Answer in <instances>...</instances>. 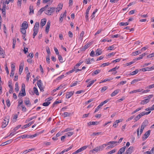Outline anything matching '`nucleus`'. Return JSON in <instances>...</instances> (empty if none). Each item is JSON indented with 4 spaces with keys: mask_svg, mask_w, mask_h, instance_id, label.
Wrapping results in <instances>:
<instances>
[{
    "mask_svg": "<svg viewBox=\"0 0 154 154\" xmlns=\"http://www.w3.org/2000/svg\"><path fill=\"white\" fill-rule=\"evenodd\" d=\"M39 27V23L36 22L35 24V25L33 28V38H34L35 36L36 35L38 32V29Z\"/></svg>",
    "mask_w": 154,
    "mask_h": 154,
    "instance_id": "nucleus-1",
    "label": "nucleus"
},
{
    "mask_svg": "<svg viewBox=\"0 0 154 154\" xmlns=\"http://www.w3.org/2000/svg\"><path fill=\"white\" fill-rule=\"evenodd\" d=\"M55 10L56 8L54 7H51L46 10L45 13L48 15H51L53 12L55 11Z\"/></svg>",
    "mask_w": 154,
    "mask_h": 154,
    "instance_id": "nucleus-2",
    "label": "nucleus"
},
{
    "mask_svg": "<svg viewBox=\"0 0 154 154\" xmlns=\"http://www.w3.org/2000/svg\"><path fill=\"white\" fill-rule=\"evenodd\" d=\"M25 85L24 84H22V85L21 91H22V93H19L18 94V97H20L22 96H24L26 95V93L25 90Z\"/></svg>",
    "mask_w": 154,
    "mask_h": 154,
    "instance_id": "nucleus-3",
    "label": "nucleus"
},
{
    "mask_svg": "<svg viewBox=\"0 0 154 154\" xmlns=\"http://www.w3.org/2000/svg\"><path fill=\"white\" fill-rule=\"evenodd\" d=\"M37 84L40 91L42 92H43L44 91V87L43 86V84L41 80L40 79L38 80L37 82Z\"/></svg>",
    "mask_w": 154,
    "mask_h": 154,
    "instance_id": "nucleus-4",
    "label": "nucleus"
},
{
    "mask_svg": "<svg viewBox=\"0 0 154 154\" xmlns=\"http://www.w3.org/2000/svg\"><path fill=\"white\" fill-rule=\"evenodd\" d=\"M10 118V117L9 116H6L5 117V119H4V120L5 122H6V124L5 125H4V124H2V128H4L7 125H8V123L9 121V120Z\"/></svg>",
    "mask_w": 154,
    "mask_h": 154,
    "instance_id": "nucleus-5",
    "label": "nucleus"
},
{
    "mask_svg": "<svg viewBox=\"0 0 154 154\" xmlns=\"http://www.w3.org/2000/svg\"><path fill=\"white\" fill-rule=\"evenodd\" d=\"M150 131V130H149L145 133L142 137L143 140H145L149 136Z\"/></svg>",
    "mask_w": 154,
    "mask_h": 154,
    "instance_id": "nucleus-6",
    "label": "nucleus"
},
{
    "mask_svg": "<svg viewBox=\"0 0 154 154\" xmlns=\"http://www.w3.org/2000/svg\"><path fill=\"white\" fill-rule=\"evenodd\" d=\"M46 21V19L45 18L42 19L40 23V27L42 28L45 25Z\"/></svg>",
    "mask_w": 154,
    "mask_h": 154,
    "instance_id": "nucleus-7",
    "label": "nucleus"
},
{
    "mask_svg": "<svg viewBox=\"0 0 154 154\" xmlns=\"http://www.w3.org/2000/svg\"><path fill=\"white\" fill-rule=\"evenodd\" d=\"M126 149V146H124L120 148L118 152L116 154H122L125 150Z\"/></svg>",
    "mask_w": 154,
    "mask_h": 154,
    "instance_id": "nucleus-8",
    "label": "nucleus"
},
{
    "mask_svg": "<svg viewBox=\"0 0 154 154\" xmlns=\"http://www.w3.org/2000/svg\"><path fill=\"white\" fill-rule=\"evenodd\" d=\"M73 91H71L67 93L66 95V98L67 99L69 98L73 94Z\"/></svg>",
    "mask_w": 154,
    "mask_h": 154,
    "instance_id": "nucleus-9",
    "label": "nucleus"
},
{
    "mask_svg": "<svg viewBox=\"0 0 154 154\" xmlns=\"http://www.w3.org/2000/svg\"><path fill=\"white\" fill-rule=\"evenodd\" d=\"M28 23L26 21H24L22 24V27L23 28H24L25 29H27L28 27Z\"/></svg>",
    "mask_w": 154,
    "mask_h": 154,
    "instance_id": "nucleus-10",
    "label": "nucleus"
},
{
    "mask_svg": "<svg viewBox=\"0 0 154 154\" xmlns=\"http://www.w3.org/2000/svg\"><path fill=\"white\" fill-rule=\"evenodd\" d=\"M92 44L91 42L88 43L85 45L82 48V51H85V50L89 48L90 45Z\"/></svg>",
    "mask_w": 154,
    "mask_h": 154,
    "instance_id": "nucleus-11",
    "label": "nucleus"
},
{
    "mask_svg": "<svg viewBox=\"0 0 154 154\" xmlns=\"http://www.w3.org/2000/svg\"><path fill=\"white\" fill-rule=\"evenodd\" d=\"M99 122H90L88 123L89 125H97L99 124Z\"/></svg>",
    "mask_w": 154,
    "mask_h": 154,
    "instance_id": "nucleus-12",
    "label": "nucleus"
},
{
    "mask_svg": "<svg viewBox=\"0 0 154 154\" xmlns=\"http://www.w3.org/2000/svg\"><path fill=\"white\" fill-rule=\"evenodd\" d=\"M120 90L119 89H117L115 91H114L111 94V97H113L116 95L119 92Z\"/></svg>",
    "mask_w": 154,
    "mask_h": 154,
    "instance_id": "nucleus-13",
    "label": "nucleus"
},
{
    "mask_svg": "<svg viewBox=\"0 0 154 154\" xmlns=\"http://www.w3.org/2000/svg\"><path fill=\"white\" fill-rule=\"evenodd\" d=\"M87 146H83L81 148L79 149H78L77 150V152H78V153H79V152H82V151H83V150L87 148Z\"/></svg>",
    "mask_w": 154,
    "mask_h": 154,
    "instance_id": "nucleus-14",
    "label": "nucleus"
},
{
    "mask_svg": "<svg viewBox=\"0 0 154 154\" xmlns=\"http://www.w3.org/2000/svg\"><path fill=\"white\" fill-rule=\"evenodd\" d=\"M33 123V122H29L28 124L25 125H24L21 128L22 129H23L29 126L32 124V123Z\"/></svg>",
    "mask_w": 154,
    "mask_h": 154,
    "instance_id": "nucleus-15",
    "label": "nucleus"
},
{
    "mask_svg": "<svg viewBox=\"0 0 154 154\" xmlns=\"http://www.w3.org/2000/svg\"><path fill=\"white\" fill-rule=\"evenodd\" d=\"M96 56H99L102 53L101 50L100 49H97L96 51Z\"/></svg>",
    "mask_w": 154,
    "mask_h": 154,
    "instance_id": "nucleus-16",
    "label": "nucleus"
},
{
    "mask_svg": "<svg viewBox=\"0 0 154 154\" xmlns=\"http://www.w3.org/2000/svg\"><path fill=\"white\" fill-rule=\"evenodd\" d=\"M94 151H95L96 152H97L98 151H100V149H99L98 146L95 147L92 150H91L90 152H91L93 153H94Z\"/></svg>",
    "mask_w": 154,
    "mask_h": 154,
    "instance_id": "nucleus-17",
    "label": "nucleus"
},
{
    "mask_svg": "<svg viewBox=\"0 0 154 154\" xmlns=\"http://www.w3.org/2000/svg\"><path fill=\"white\" fill-rule=\"evenodd\" d=\"M12 141V139L9 140L4 143H2L1 145L4 146L7 144H9L11 143Z\"/></svg>",
    "mask_w": 154,
    "mask_h": 154,
    "instance_id": "nucleus-18",
    "label": "nucleus"
},
{
    "mask_svg": "<svg viewBox=\"0 0 154 154\" xmlns=\"http://www.w3.org/2000/svg\"><path fill=\"white\" fill-rule=\"evenodd\" d=\"M100 70L99 69H97L94 71L92 74V76H94V75H96L99 74L100 72Z\"/></svg>",
    "mask_w": 154,
    "mask_h": 154,
    "instance_id": "nucleus-19",
    "label": "nucleus"
},
{
    "mask_svg": "<svg viewBox=\"0 0 154 154\" xmlns=\"http://www.w3.org/2000/svg\"><path fill=\"white\" fill-rule=\"evenodd\" d=\"M26 100L25 101V103L26 105H31V103L29 100V98H27L26 99Z\"/></svg>",
    "mask_w": 154,
    "mask_h": 154,
    "instance_id": "nucleus-20",
    "label": "nucleus"
},
{
    "mask_svg": "<svg viewBox=\"0 0 154 154\" xmlns=\"http://www.w3.org/2000/svg\"><path fill=\"white\" fill-rule=\"evenodd\" d=\"M19 88L18 86V82H16L15 84V91L17 92L19 91Z\"/></svg>",
    "mask_w": 154,
    "mask_h": 154,
    "instance_id": "nucleus-21",
    "label": "nucleus"
},
{
    "mask_svg": "<svg viewBox=\"0 0 154 154\" xmlns=\"http://www.w3.org/2000/svg\"><path fill=\"white\" fill-rule=\"evenodd\" d=\"M146 54V53H144L140 55V57L135 59L136 60H139L143 58V57L145 56Z\"/></svg>",
    "mask_w": 154,
    "mask_h": 154,
    "instance_id": "nucleus-22",
    "label": "nucleus"
},
{
    "mask_svg": "<svg viewBox=\"0 0 154 154\" xmlns=\"http://www.w3.org/2000/svg\"><path fill=\"white\" fill-rule=\"evenodd\" d=\"M103 133H102L101 132H94L91 135V136H95L99 134H103Z\"/></svg>",
    "mask_w": 154,
    "mask_h": 154,
    "instance_id": "nucleus-23",
    "label": "nucleus"
},
{
    "mask_svg": "<svg viewBox=\"0 0 154 154\" xmlns=\"http://www.w3.org/2000/svg\"><path fill=\"white\" fill-rule=\"evenodd\" d=\"M133 147L132 146L130 147L128 149L126 150V152H128L130 154H131L132 152V150H133Z\"/></svg>",
    "mask_w": 154,
    "mask_h": 154,
    "instance_id": "nucleus-24",
    "label": "nucleus"
},
{
    "mask_svg": "<svg viewBox=\"0 0 154 154\" xmlns=\"http://www.w3.org/2000/svg\"><path fill=\"white\" fill-rule=\"evenodd\" d=\"M141 53V52L140 51H137L135 52H133L132 54V56H135L139 54H140Z\"/></svg>",
    "mask_w": 154,
    "mask_h": 154,
    "instance_id": "nucleus-25",
    "label": "nucleus"
},
{
    "mask_svg": "<svg viewBox=\"0 0 154 154\" xmlns=\"http://www.w3.org/2000/svg\"><path fill=\"white\" fill-rule=\"evenodd\" d=\"M139 70L137 69L134 71H133L132 72H131L130 73V74H129V75H135L136 74H137L139 72Z\"/></svg>",
    "mask_w": 154,
    "mask_h": 154,
    "instance_id": "nucleus-26",
    "label": "nucleus"
},
{
    "mask_svg": "<svg viewBox=\"0 0 154 154\" xmlns=\"http://www.w3.org/2000/svg\"><path fill=\"white\" fill-rule=\"evenodd\" d=\"M96 81V80H92L89 82L88 83V85L87 86V87H90L93 84V83Z\"/></svg>",
    "mask_w": 154,
    "mask_h": 154,
    "instance_id": "nucleus-27",
    "label": "nucleus"
},
{
    "mask_svg": "<svg viewBox=\"0 0 154 154\" xmlns=\"http://www.w3.org/2000/svg\"><path fill=\"white\" fill-rule=\"evenodd\" d=\"M72 148V146H70L69 148L67 149H65L64 150H63V151H62L61 152V154H63L65 152H67L68 151H69L70 149Z\"/></svg>",
    "mask_w": 154,
    "mask_h": 154,
    "instance_id": "nucleus-28",
    "label": "nucleus"
},
{
    "mask_svg": "<svg viewBox=\"0 0 154 154\" xmlns=\"http://www.w3.org/2000/svg\"><path fill=\"white\" fill-rule=\"evenodd\" d=\"M148 124V122L147 120L145 119L144 120V122L142 123V125L146 127V126Z\"/></svg>",
    "mask_w": 154,
    "mask_h": 154,
    "instance_id": "nucleus-29",
    "label": "nucleus"
},
{
    "mask_svg": "<svg viewBox=\"0 0 154 154\" xmlns=\"http://www.w3.org/2000/svg\"><path fill=\"white\" fill-rule=\"evenodd\" d=\"M58 56V59L60 62L61 63H63L64 61H63V57L62 56L60 55H59Z\"/></svg>",
    "mask_w": 154,
    "mask_h": 154,
    "instance_id": "nucleus-30",
    "label": "nucleus"
},
{
    "mask_svg": "<svg viewBox=\"0 0 154 154\" xmlns=\"http://www.w3.org/2000/svg\"><path fill=\"white\" fill-rule=\"evenodd\" d=\"M24 28H22L20 29V32L23 35H26V30Z\"/></svg>",
    "mask_w": 154,
    "mask_h": 154,
    "instance_id": "nucleus-31",
    "label": "nucleus"
},
{
    "mask_svg": "<svg viewBox=\"0 0 154 154\" xmlns=\"http://www.w3.org/2000/svg\"><path fill=\"white\" fill-rule=\"evenodd\" d=\"M29 9L30 11V13H34V10L33 6L32 5H30L29 7Z\"/></svg>",
    "mask_w": 154,
    "mask_h": 154,
    "instance_id": "nucleus-32",
    "label": "nucleus"
},
{
    "mask_svg": "<svg viewBox=\"0 0 154 154\" xmlns=\"http://www.w3.org/2000/svg\"><path fill=\"white\" fill-rule=\"evenodd\" d=\"M33 90L34 91V93L37 95H39V93L38 91V90L37 88L35 87H34L33 88Z\"/></svg>",
    "mask_w": 154,
    "mask_h": 154,
    "instance_id": "nucleus-33",
    "label": "nucleus"
},
{
    "mask_svg": "<svg viewBox=\"0 0 154 154\" xmlns=\"http://www.w3.org/2000/svg\"><path fill=\"white\" fill-rule=\"evenodd\" d=\"M36 118V116H34L33 117H31L30 118H29L28 119H27L26 121V123H27L29 121H30L31 120H32V119H35Z\"/></svg>",
    "mask_w": 154,
    "mask_h": 154,
    "instance_id": "nucleus-34",
    "label": "nucleus"
},
{
    "mask_svg": "<svg viewBox=\"0 0 154 154\" xmlns=\"http://www.w3.org/2000/svg\"><path fill=\"white\" fill-rule=\"evenodd\" d=\"M129 24V23L128 22H127L126 23H124V22H121L119 24V25L120 26H127Z\"/></svg>",
    "mask_w": 154,
    "mask_h": 154,
    "instance_id": "nucleus-35",
    "label": "nucleus"
},
{
    "mask_svg": "<svg viewBox=\"0 0 154 154\" xmlns=\"http://www.w3.org/2000/svg\"><path fill=\"white\" fill-rule=\"evenodd\" d=\"M61 103V101L60 100H58V101H56L53 104V105H52V107L53 108V107H54V106H55V105H56V104H57L58 103Z\"/></svg>",
    "mask_w": 154,
    "mask_h": 154,
    "instance_id": "nucleus-36",
    "label": "nucleus"
},
{
    "mask_svg": "<svg viewBox=\"0 0 154 154\" xmlns=\"http://www.w3.org/2000/svg\"><path fill=\"white\" fill-rule=\"evenodd\" d=\"M3 50L2 48L0 46V55H2L3 58L5 57L4 54L3 53Z\"/></svg>",
    "mask_w": 154,
    "mask_h": 154,
    "instance_id": "nucleus-37",
    "label": "nucleus"
},
{
    "mask_svg": "<svg viewBox=\"0 0 154 154\" xmlns=\"http://www.w3.org/2000/svg\"><path fill=\"white\" fill-rule=\"evenodd\" d=\"M51 103V102L49 101L47 102H45L43 103V105L45 106H48Z\"/></svg>",
    "mask_w": 154,
    "mask_h": 154,
    "instance_id": "nucleus-38",
    "label": "nucleus"
},
{
    "mask_svg": "<svg viewBox=\"0 0 154 154\" xmlns=\"http://www.w3.org/2000/svg\"><path fill=\"white\" fill-rule=\"evenodd\" d=\"M45 10L44 9V8H42L40 9L38 12V14H41Z\"/></svg>",
    "mask_w": 154,
    "mask_h": 154,
    "instance_id": "nucleus-39",
    "label": "nucleus"
},
{
    "mask_svg": "<svg viewBox=\"0 0 154 154\" xmlns=\"http://www.w3.org/2000/svg\"><path fill=\"white\" fill-rule=\"evenodd\" d=\"M23 69V66H20L19 68V72L20 73V74H21V73L22 72Z\"/></svg>",
    "mask_w": 154,
    "mask_h": 154,
    "instance_id": "nucleus-40",
    "label": "nucleus"
},
{
    "mask_svg": "<svg viewBox=\"0 0 154 154\" xmlns=\"http://www.w3.org/2000/svg\"><path fill=\"white\" fill-rule=\"evenodd\" d=\"M50 24H51L50 21H48L47 23V25H46V28L49 29Z\"/></svg>",
    "mask_w": 154,
    "mask_h": 154,
    "instance_id": "nucleus-41",
    "label": "nucleus"
},
{
    "mask_svg": "<svg viewBox=\"0 0 154 154\" xmlns=\"http://www.w3.org/2000/svg\"><path fill=\"white\" fill-rule=\"evenodd\" d=\"M140 80V79H134L132 81H131V84H133L135 83V82H137Z\"/></svg>",
    "mask_w": 154,
    "mask_h": 154,
    "instance_id": "nucleus-42",
    "label": "nucleus"
},
{
    "mask_svg": "<svg viewBox=\"0 0 154 154\" xmlns=\"http://www.w3.org/2000/svg\"><path fill=\"white\" fill-rule=\"evenodd\" d=\"M22 0H18L17 2V5L20 8L21 6Z\"/></svg>",
    "mask_w": 154,
    "mask_h": 154,
    "instance_id": "nucleus-43",
    "label": "nucleus"
},
{
    "mask_svg": "<svg viewBox=\"0 0 154 154\" xmlns=\"http://www.w3.org/2000/svg\"><path fill=\"white\" fill-rule=\"evenodd\" d=\"M109 99H107V100H105L103 102H102L100 103V105L102 106L104 104H105L108 101H109Z\"/></svg>",
    "mask_w": 154,
    "mask_h": 154,
    "instance_id": "nucleus-44",
    "label": "nucleus"
},
{
    "mask_svg": "<svg viewBox=\"0 0 154 154\" xmlns=\"http://www.w3.org/2000/svg\"><path fill=\"white\" fill-rule=\"evenodd\" d=\"M107 88V87L106 86H104L103 87L101 90V92L102 93H103Z\"/></svg>",
    "mask_w": 154,
    "mask_h": 154,
    "instance_id": "nucleus-45",
    "label": "nucleus"
},
{
    "mask_svg": "<svg viewBox=\"0 0 154 154\" xmlns=\"http://www.w3.org/2000/svg\"><path fill=\"white\" fill-rule=\"evenodd\" d=\"M102 106L100 104L97 107V108L95 110L94 112V113H95L96 112L98 111L99 109Z\"/></svg>",
    "mask_w": 154,
    "mask_h": 154,
    "instance_id": "nucleus-46",
    "label": "nucleus"
},
{
    "mask_svg": "<svg viewBox=\"0 0 154 154\" xmlns=\"http://www.w3.org/2000/svg\"><path fill=\"white\" fill-rule=\"evenodd\" d=\"M136 60H135V59L133 61H132L131 62H130L128 63H126V65L128 66H129V65H130L134 63L135 62Z\"/></svg>",
    "mask_w": 154,
    "mask_h": 154,
    "instance_id": "nucleus-47",
    "label": "nucleus"
},
{
    "mask_svg": "<svg viewBox=\"0 0 154 154\" xmlns=\"http://www.w3.org/2000/svg\"><path fill=\"white\" fill-rule=\"evenodd\" d=\"M46 61L48 63H50V55H48L46 56Z\"/></svg>",
    "mask_w": 154,
    "mask_h": 154,
    "instance_id": "nucleus-48",
    "label": "nucleus"
},
{
    "mask_svg": "<svg viewBox=\"0 0 154 154\" xmlns=\"http://www.w3.org/2000/svg\"><path fill=\"white\" fill-rule=\"evenodd\" d=\"M116 151L115 149H113L107 153V154H112L115 152Z\"/></svg>",
    "mask_w": 154,
    "mask_h": 154,
    "instance_id": "nucleus-49",
    "label": "nucleus"
},
{
    "mask_svg": "<svg viewBox=\"0 0 154 154\" xmlns=\"http://www.w3.org/2000/svg\"><path fill=\"white\" fill-rule=\"evenodd\" d=\"M6 102L7 106L8 107H10V100L8 99L7 100H6Z\"/></svg>",
    "mask_w": 154,
    "mask_h": 154,
    "instance_id": "nucleus-50",
    "label": "nucleus"
},
{
    "mask_svg": "<svg viewBox=\"0 0 154 154\" xmlns=\"http://www.w3.org/2000/svg\"><path fill=\"white\" fill-rule=\"evenodd\" d=\"M64 17V16L62 14H61L59 18V20L61 21V22H62Z\"/></svg>",
    "mask_w": 154,
    "mask_h": 154,
    "instance_id": "nucleus-51",
    "label": "nucleus"
},
{
    "mask_svg": "<svg viewBox=\"0 0 154 154\" xmlns=\"http://www.w3.org/2000/svg\"><path fill=\"white\" fill-rule=\"evenodd\" d=\"M85 62L87 64H90L91 63H90V58H89L88 59H87L85 60Z\"/></svg>",
    "mask_w": 154,
    "mask_h": 154,
    "instance_id": "nucleus-52",
    "label": "nucleus"
},
{
    "mask_svg": "<svg viewBox=\"0 0 154 154\" xmlns=\"http://www.w3.org/2000/svg\"><path fill=\"white\" fill-rule=\"evenodd\" d=\"M21 125H19L17 127H15L13 130L14 131V132H15L19 128L21 127Z\"/></svg>",
    "mask_w": 154,
    "mask_h": 154,
    "instance_id": "nucleus-53",
    "label": "nucleus"
},
{
    "mask_svg": "<svg viewBox=\"0 0 154 154\" xmlns=\"http://www.w3.org/2000/svg\"><path fill=\"white\" fill-rule=\"evenodd\" d=\"M142 109L141 108H139L137 109L136 110H134V112H133L132 113V114H133L137 112H138V111H139L140 110H141Z\"/></svg>",
    "mask_w": 154,
    "mask_h": 154,
    "instance_id": "nucleus-54",
    "label": "nucleus"
},
{
    "mask_svg": "<svg viewBox=\"0 0 154 154\" xmlns=\"http://www.w3.org/2000/svg\"><path fill=\"white\" fill-rule=\"evenodd\" d=\"M117 145L116 144L115 146L113 145V144H112V145H111L108 146L106 148V149H109L110 148H112L113 147H114L115 146H116Z\"/></svg>",
    "mask_w": 154,
    "mask_h": 154,
    "instance_id": "nucleus-55",
    "label": "nucleus"
},
{
    "mask_svg": "<svg viewBox=\"0 0 154 154\" xmlns=\"http://www.w3.org/2000/svg\"><path fill=\"white\" fill-rule=\"evenodd\" d=\"M18 117V116L16 114L14 115L12 118V121H15V120Z\"/></svg>",
    "mask_w": 154,
    "mask_h": 154,
    "instance_id": "nucleus-56",
    "label": "nucleus"
},
{
    "mask_svg": "<svg viewBox=\"0 0 154 154\" xmlns=\"http://www.w3.org/2000/svg\"><path fill=\"white\" fill-rule=\"evenodd\" d=\"M5 70H6V72H7V74L8 75L9 74V71H8V66H7V64H6L5 65Z\"/></svg>",
    "mask_w": 154,
    "mask_h": 154,
    "instance_id": "nucleus-57",
    "label": "nucleus"
},
{
    "mask_svg": "<svg viewBox=\"0 0 154 154\" xmlns=\"http://www.w3.org/2000/svg\"><path fill=\"white\" fill-rule=\"evenodd\" d=\"M153 88H154V84L148 86L146 88L151 89Z\"/></svg>",
    "mask_w": 154,
    "mask_h": 154,
    "instance_id": "nucleus-58",
    "label": "nucleus"
},
{
    "mask_svg": "<svg viewBox=\"0 0 154 154\" xmlns=\"http://www.w3.org/2000/svg\"><path fill=\"white\" fill-rule=\"evenodd\" d=\"M105 146L104 144L102 145L101 146H98L99 149H100V151L102 150L105 147Z\"/></svg>",
    "mask_w": 154,
    "mask_h": 154,
    "instance_id": "nucleus-59",
    "label": "nucleus"
},
{
    "mask_svg": "<svg viewBox=\"0 0 154 154\" xmlns=\"http://www.w3.org/2000/svg\"><path fill=\"white\" fill-rule=\"evenodd\" d=\"M121 59L119 58L117 59L112 61V62L114 63H116L117 62H119L120 60Z\"/></svg>",
    "mask_w": 154,
    "mask_h": 154,
    "instance_id": "nucleus-60",
    "label": "nucleus"
},
{
    "mask_svg": "<svg viewBox=\"0 0 154 154\" xmlns=\"http://www.w3.org/2000/svg\"><path fill=\"white\" fill-rule=\"evenodd\" d=\"M73 134V133L72 132H69L66 133V134L67 135L68 137L72 135Z\"/></svg>",
    "mask_w": 154,
    "mask_h": 154,
    "instance_id": "nucleus-61",
    "label": "nucleus"
},
{
    "mask_svg": "<svg viewBox=\"0 0 154 154\" xmlns=\"http://www.w3.org/2000/svg\"><path fill=\"white\" fill-rule=\"evenodd\" d=\"M153 66H151L150 67H147L146 68L147 69V71H150L153 70Z\"/></svg>",
    "mask_w": 154,
    "mask_h": 154,
    "instance_id": "nucleus-62",
    "label": "nucleus"
},
{
    "mask_svg": "<svg viewBox=\"0 0 154 154\" xmlns=\"http://www.w3.org/2000/svg\"><path fill=\"white\" fill-rule=\"evenodd\" d=\"M64 115H65L64 117H66L69 116L70 115V113H69L67 112H65L64 113Z\"/></svg>",
    "mask_w": 154,
    "mask_h": 154,
    "instance_id": "nucleus-63",
    "label": "nucleus"
},
{
    "mask_svg": "<svg viewBox=\"0 0 154 154\" xmlns=\"http://www.w3.org/2000/svg\"><path fill=\"white\" fill-rule=\"evenodd\" d=\"M22 110L24 112H25L26 111V109L25 107L24 106H21Z\"/></svg>",
    "mask_w": 154,
    "mask_h": 154,
    "instance_id": "nucleus-64",
    "label": "nucleus"
}]
</instances>
